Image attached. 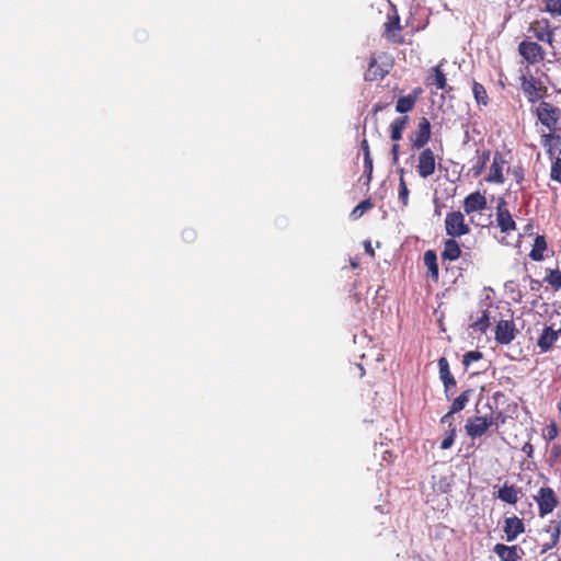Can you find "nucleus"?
<instances>
[{
    "mask_svg": "<svg viewBox=\"0 0 561 561\" xmlns=\"http://www.w3.org/2000/svg\"><path fill=\"white\" fill-rule=\"evenodd\" d=\"M537 119L549 131H561V108L557 105L541 101L535 111Z\"/></svg>",
    "mask_w": 561,
    "mask_h": 561,
    "instance_id": "nucleus-1",
    "label": "nucleus"
},
{
    "mask_svg": "<svg viewBox=\"0 0 561 561\" xmlns=\"http://www.w3.org/2000/svg\"><path fill=\"white\" fill-rule=\"evenodd\" d=\"M528 33L530 34V37H535L539 42L549 44L553 49V53L556 51L559 42L554 41V32L548 19L533 21L529 24Z\"/></svg>",
    "mask_w": 561,
    "mask_h": 561,
    "instance_id": "nucleus-2",
    "label": "nucleus"
},
{
    "mask_svg": "<svg viewBox=\"0 0 561 561\" xmlns=\"http://www.w3.org/2000/svg\"><path fill=\"white\" fill-rule=\"evenodd\" d=\"M534 500L537 503L540 517L551 514L560 504L557 493L550 486L540 488L534 496Z\"/></svg>",
    "mask_w": 561,
    "mask_h": 561,
    "instance_id": "nucleus-3",
    "label": "nucleus"
},
{
    "mask_svg": "<svg viewBox=\"0 0 561 561\" xmlns=\"http://www.w3.org/2000/svg\"><path fill=\"white\" fill-rule=\"evenodd\" d=\"M522 90L529 103H536L540 101L548 92L547 87L543 82L535 78L533 75L522 76Z\"/></svg>",
    "mask_w": 561,
    "mask_h": 561,
    "instance_id": "nucleus-4",
    "label": "nucleus"
},
{
    "mask_svg": "<svg viewBox=\"0 0 561 561\" xmlns=\"http://www.w3.org/2000/svg\"><path fill=\"white\" fill-rule=\"evenodd\" d=\"M446 234L450 238H459L470 232V227L466 222L465 215L459 211H450L445 217Z\"/></svg>",
    "mask_w": 561,
    "mask_h": 561,
    "instance_id": "nucleus-5",
    "label": "nucleus"
},
{
    "mask_svg": "<svg viewBox=\"0 0 561 561\" xmlns=\"http://www.w3.org/2000/svg\"><path fill=\"white\" fill-rule=\"evenodd\" d=\"M541 534L546 536L540 545V553L543 554L557 547L560 541L561 518L549 520V523L542 527Z\"/></svg>",
    "mask_w": 561,
    "mask_h": 561,
    "instance_id": "nucleus-6",
    "label": "nucleus"
},
{
    "mask_svg": "<svg viewBox=\"0 0 561 561\" xmlns=\"http://www.w3.org/2000/svg\"><path fill=\"white\" fill-rule=\"evenodd\" d=\"M432 137V126L431 122L427 117H421L419 119L416 129L413 130L410 136L409 140L411 144L412 149H423L427 145V142L431 140Z\"/></svg>",
    "mask_w": 561,
    "mask_h": 561,
    "instance_id": "nucleus-7",
    "label": "nucleus"
},
{
    "mask_svg": "<svg viewBox=\"0 0 561 561\" xmlns=\"http://www.w3.org/2000/svg\"><path fill=\"white\" fill-rule=\"evenodd\" d=\"M382 35L391 44L402 45L404 43L400 16L396 9L392 15L388 14L387 22L383 24Z\"/></svg>",
    "mask_w": 561,
    "mask_h": 561,
    "instance_id": "nucleus-8",
    "label": "nucleus"
},
{
    "mask_svg": "<svg viewBox=\"0 0 561 561\" xmlns=\"http://www.w3.org/2000/svg\"><path fill=\"white\" fill-rule=\"evenodd\" d=\"M518 53L530 65L539 64L545 59L543 48L530 39L522 41L518 44Z\"/></svg>",
    "mask_w": 561,
    "mask_h": 561,
    "instance_id": "nucleus-9",
    "label": "nucleus"
},
{
    "mask_svg": "<svg viewBox=\"0 0 561 561\" xmlns=\"http://www.w3.org/2000/svg\"><path fill=\"white\" fill-rule=\"evenodd\" d=\"M435 170L436 159L434 151L431 148H423L417 157V174L423 179H427L435 173Z\"/></svg>",
    "mask_w": 561,
    "mask_h": 561,
    "instance_id": "nucleus-10",
    "label": "nucleus"
},
{
    "mask_svg": "<svg viewBox=\"0 0 561 561\" xmlns=\"http://www.w3.org/2000/svg\"><path fill=\"white\" fill-rule=\"evenodd\" d=\"M496 224L501 232L510 234L516 230V222L512 217L507 204L503 198H500L496 205Z\"/></svg>",
    "mask_w": 561,
    "mask_h": 561,
    "instance_id": "nucleus-11",
    "label": "nucleus"
},
{
    "mask_svg": "<svg viewBox=\"0 0 561 561\" xmlns=\"http://www.w3.org/2000/svg\"><path fill=\"white\" fill-rule=\"evenodd\" d=\"M506 164L507 160L505 159L504 154L500 151H496L493 156L490 172L485 180L490 183L503 184L505 181L503 171Z\"/></svg>",
    "mask_w": 561,
    "mask_h": 561,
    "instance_id": "nucleus-12",
    "label": "nucleus"
},
{
    "mask_svg": "<svg viewBox=\"0 0 561 561\" xmlns=\"http://www.w3.org/2000/svg\"><path fill=\"white\" fill-rule=\"evenodd\" d=\"M517 329L513 320H500L495 328V341L499 344H510L516 336Z\"/></svg>",
    "mask_w": 561,
    "mask_h": 561,
    "instance_id": "nucleus-13",
    "label": "nucleus"
},
{
    "mask_svg": "<svg viewBox=\"0 0 561 561\" xmlns=\"http://www.w3.org/2000/svg\"><path fill=\"white\" fill-rule=\"evenodd\" d=\"M522 494V489L519 486L505 481L504 484L499 488L495 497L506 504L516 505Z\"/></svg>",
    "mask_w": 561,
    "mask_h": 561,
    "instance_id": "nucleus-14",
    "label": "nucleus"
},
{
    "mask_svg": "<svg viewBox=\"0 0 561 561\" xmlns=\"http://www.w3.org/2000/svg\"><path fill=\"white\" fill-rule=\"evenodd\" d=\"M390 67V64H379L376 57H371L364 78L366 81L381 80L389 73Z\"/></svg>",
    "mask_w": 561,
    "mask_h": 561,
    "instance_id": "nucleus-15",
    "label": "nucleus"
},
{
    "mask_svg": "<svg viewBox=\"0 0 561 561\" xmlns=\"http://www.w3.org/2000/svg\"><path fill=\"white\" fill-rule=\"evenodd\" d=\"M559 336H561V332H559V330L546 325L537 340V346L539 347L540 353L549 352L558 341Z\"/></svg>",
    "mask_w": 561,
    "mask_h": 561,
    "instance_id": "nucleus-16",
    "label": "nucleus"
},
{
    "mask_svg": "<svg viewBox=\"0 0 561 561\" xmlns=\"http://www.w3.org/2000/svg\"><path fill=\"white\" fill-rule=\"evenodd\" d=\"M490 426L492 422H489L488 416H476L467 421L465 428L468 436L476 438L482 436Z\"/></svg>",
    "mask_w": 561,
    "mask_h": 561,
    "instance_id": "nucleus-17",
    "label": "nucleus"
},
{
    "mask_svg": "<svg viewBox=\"0 0 561 561\" xmlns=\"http://www.w3.org/2000/svg\"><path fill=\"white\" fill-rule=\"evenodd\" d=\"M486 197L479 191L470 193L463 199V211L470 215L476 211H482L486 208Z\"/></svg>",
    "mask_w": 561,
    "mask_h": 561,
    "instance_id": "nucleus-18",
    "label": "nucleus"
},
{
    "mask_svg": "<svg viewBox=\"0 0 561 561\" xmlns=\"http://www.w3.org/2000/svg\"><path fill=\"white\" fill-rule=\"evenodd\" d=\"M503 531L508 542L514 541L520 534L525 531L523 519L517 516L507 517L504 520Z\"/></svg>",
    "mask_w": 561,
    "mask_h": 561,
    "instance_id": "nucleus-19",
    "label": "nucleus"
},
{
    "mask_svg": "<svg viewBox=\"0 0 561 561\" xmlns=\"http://www.w3.org/2000/svg\"><path fill=\"white\" fill-rule=\"evenodd\" d=\"M438 368L440 380L444 383L446 397L449 399L453 394L451 389L456 387V379L450 373L449 364L446 357H440L438 359Z\"/></svg>",
    "mask_w": 561,
    "mask_h": 561,
    "instance_id": "nucleus-20",
    "label": "nucleus"
},
{
    "mask_svg": "<svg viewBox=\"0 0 561 561\" xmlns=\"http://www.w3.org/2000/svg\"><path fill=\"white\" fill-rule=\"evenodd\" d=\"M490 157L491 151L489 149H477L476 156L471 160L472 167L470 168V173L473 178L477 179L483 173L488 162L490 161Z\"/></svg>",
    "mask_w": 561,
    "mask_h": 561,
    "instance_id": "nucleus-21",
    "label": "nucleus"
},
{
    "mask_svg": "<svg viewBox=\"0 0 561 561\" xmlns=\"http://www.w3.org/2000/svg\"><path fill=\"white\" fill-rule=\"evenodd\" d=\"M442 67L443 62H439L431 68L425 81L427 87H435L437 90L447 89V78Z\"/></svg>",
    "mask_w": 561,
    "mask_h": 561,
    "instance_id": "nucleus-22",
    "label": "nucleus"
},
{
    "mask_svg": "<svg viewBox=\"0 0 561 561\" xmlns=\"http://www.w3.org/2000/svg\"><path fill=\"white\" fill-rule=\"evenodd\" d=\"M462 256V249L456 238H448L444 241V249L440 257L444 262H454Z\"/></svg>",
    "mask_w": 561,
    "mask_h": 561,
    "instance_id": "nucleus-23",
    "label": "nucleus"
},
{
    "mask_svg": "<svg viewBox=\"0 0 561 561\" xmlns=\"http://www.w3.org/2000/svg\"><path fill=\"white\" fill-rule=\"evenodd\" d=\"M494 553L501 561H518L520 560L522 549L518 546H506L504 543H496L493 549Z\"/></svg>",
    "mask_w": 561,
    "mask_h": 561,
    "instance_id": "nucleus-24",
    "label": "nucleus"
},
{
    "mask_svg": "<svg viewBox=\"0 0 561 561\" xmlns=\"http://www.w3.org/2000/svg\"><path fill=\"white\" fill-rule=\"evenodd\" d=\"M421 93H422V89L417 88V89H414L412 93L399 98L397 101V104H396V111L400 114H407V113L411 112L414 108L415 103Z\"/></svg>",
    "mask_w": 561,
    "mask_h": 561,
    "instance_id": "nucleus-25",
    "label": "nucleus"
},
{
    "mask_svg": "<svg viewBox=\"0 0 561 561\" xmlns=\"http://www.w3.org/2000/svg\"><path fill=\"white\" fill-rule=\"evenodd\" d=\"M423 260L425 266L427 267L428 277L436 283L439 278V268L436 252L434 250L425 251Z\"/></svg>",
    "mask_w": 561,
    "mask_h": 561,
    "instance_id": "nucleus-26",
    "label": "nucleus"
},
{
    "mask_svg": "<svg viewBox=\"0 0 561 561\" xmlns=\"http://www.w3.org/2000/svg\"><path fill=\"white\" fill-rule=\"evenodd\" d=\"M408 123H409V116H407V115L396 117L391 122V124L389 126V130H390V138L392 141L398 144V141H400L402 139L403 131H404Z\"/></svg>",
    "mask_w": 561,
    "mask_h": 561,
    "instance_id": "nucleus-27",
    "label": "nucleus"
},
{
    "mask_svg": "<svg viewBox=\"0 0 561 561\" xmlns=\"http://www.w3.org/2000/svg\"><path fill=\"white\" fill-rule=\"evenodd\" d=\"M557 131H549L541 136V145L546 148V151L550 158L554 156V149L561 145V137L556 134Z\"/></svg>",
    "mask_w": 561,
    "mask_h": 561,
    "instance_id": "nucleus-28",
    "label": "nucleus"
},
{
    "mask_svg": "<svg viewBox=\"0 0 561 561\" xmlns=\"http://www.w3.org/2000/svg\"><path fill=\"white\" fill-rule=\"evenodd\" d=\"M547 250V241L543 236L535 238L533 249L529 252V257L533 261L539 262L543 260V252Z\"/></svg>",
    "mask_w": 561,
    "mask_h": 561,
    "instance_id": "nucleus-29",
    "label": "nucleus"
},
{
    "mask_svg": "<svg viewBox=\"0 0 561 561\" xmlns=\"http://www.w3.org/2000/svg\"><path fill=\"white\" fill-rule=\"evenodd\" d=\"M543 282L548 284L554 291L561 289V271L559 267L546 268V276Z\"/></svg>",
    "mask_w": 561,
    "mask_h": 561,
    "instance_id": "nucleus-30",
    "label": "nucleus"
},
{
    "mask_svg": "<svg viewBox=\"0 0 561 561\" xmlns=\"http://www.w3.org/2000/svg\"><path fill=\"white\" fill-rule=\"evenodd\" d=\"M472 93L478 105L486 106L489 104L490 99L483 84L473 81Z\"/></svg>",
    "mask_w": 561,
    "mask_h": 561,
    "instance_id": "nucleus-31",
    "label": "nucleus"
},
{
    "mask_svg": "<svg viewBox=\"0 0 561 561\" xmlns=\"http://www.w3.org/2000/svg\"><path fill=\"white\" fill-rule=\"evenodd\" d=\"M473 390L472 389H468V390H465L462 391L451 403V413H458L460 411H462L469 400H470V396L472 394Z\"/></svg>",
    "mask_w": 561,
    "mask_h": 561,
    "instance_id": "nucleus-32",
    "label": "nucleus"
},
{
    "mask_svg": "<svg viewBox=\"0 0 561 561\" xmlns=\"http://www.w3.org/2000/svg\"><path fill=\"white\" fill-rule=\"evenodd\" d=\"M400 178H399V201L403 206H408L409 204V188L404 179V169L400 168L398 170Z\"/></svg>",
    "mask_w": 561,
    "mask_h": 561,
    "instance_id": "nucleus-33",
    "label": "nucleus"
},
{
    "mask_svg": "<svg viewBox=\"0 0 561 561\" xmlns=\"http://www.w3.org/2000/svg\"><path fill=\"white\" fill-rule=\"evenodd\" d=\"M489 327H490L489 311L484 310L482 312V316L480 318H478L477 321H474V323L472 324V328L477 331L484 333L489 329Z\"/></svg>",
    "mask_w": 561,
    "mask_h": 561,
    "instance_id": "nucleus-34",
    "label": "nucleus"
},
{
    "mask_svg": "<svg viewBox=\"0 0 561 561\" xmlns=\"http://www.w3.org/2000/svg\"><path fill=\"white\" fill-rule=\"evenodd\" d=\"M374 207V204L370 199H364L352 211V217L354 219H358L362 217L367 210L371 209Z\"/></svg>",
    "mask_w": 561,
    "mask_h": 561,
    "instance_id": "nucleus-35",
    "label": "nucleus"
},
{
    "mask_svg": "<svg viewBox=\"0 0 561 561\" xmlns=\"http://www.w3.org/2000/svg\"><path fill=\"white\" fill-rule=\"evenodd\" d=\"M559 435V427L556 422L548 424L542 431V437L546 442H552Z\"/></svg>",
    "mask_w": 561,
    "mask_h": 561,
    "instance_id": "nucleus-36",
    "label": "nucleus"
},
{
    "mask_svg": "<svg viewBox=\"0 0 561 561\" xmlns=\"http://www.w3.org/2000/svg\"><path fill=\"white\" fill-rule=\"evenodd\" d=\"M545 11L552 15H561V0H543Z\"/></svg>",
    "mask_w": 561,
    "mask_h": 561,
    "instance_id": "nucleus-37",
    "label": "nucleus"
},
{
    "mask_svg": "<svg viewBox=\"0 0 561 561\" xmlns=\"http://www.w3.org/2000/svg\"><path fill=\"white\" fill-rule=\"evenodd\" d=\"M456 433H457L456 426L449 424L448 434L440 443L442 449H449L454 445Z\"/></svg>",
    "mask_w": 561,
    "mask_h": 561,
    "instance_id": "nucleus-38",
    "label": "nucleus"
},
{
    "mask_svg": "<svg viewBox=\"0 0 561 561\" xmlns=\"http://www.w3.org/2000/svg\"><path fill=\"white\" fill-rule=\"evenodd\" d=\"M550 178L553 181L561 183V157H557L551 164Z\"/></svg>",
    "mask_w": 561,
    "mask_h": 561,
    "instance_id": "nucleus-39",
    "label": "nucleus"
},
{
    "mask_svg": "<svg viewBox=\"0 0 561 561\" xmlns=\"http://www.w3.org/2000/svg\"><path fill=\"white\" fill-rule=\"evenodd\" d=\"M507 172L512 175L513 180L517 184H522L523 181L525 180V171H524L523 165H520V164L515 165L512 169H507Z\"/></svg>",
    "mask_w": 561,
    "mask_h": 561,
    "instance_id": "nucleus-40",
    "label": "nucleus"
},
{
    "mask_svg": "<svg viewBox=\"0 0 561 561\" xmlns=\"http://www.w3.org/2000/svg\"><path fill=\"white\" fill-rule=\"evenodd\" d=\"M483 354L479 351H470V352H467L463 357H462V364L463 366L468 367L470 366L473 362H478L482 358Z\"/></svg>",
    "mask_w": 561,
    "mask_h": 561,
    "instance_id": "nucleus-41",
    "label": "nucleus"
},
{
    "mask_svg": "<svg viewBox=\"0 0 561 561\" xmlns=\"http://www.w3.org/2000/svg\"><path fill=\"white\" fill-rule=\"evenodd\" d=\"M373 159L370 154H366V159H364V173L367 178V182H370L373 175Z\"/></svg>",
    "mask_w": 561,
    "mask_h": 561,
    "instance_id": "nucleus-42",
    "label": "nucleus"
},
{
    "mask_svg": "<svg viewBox=\"0 0 561 561\" xmlns=\"http://www.w3.org/2000/svg\"><path fill=\"white\" fill-rule=\"evenodd\" d=\"M461 260V263L466 266H469L473 264L476 254L471 251H462V256L459 257Z\"/></svg>",
    "mask_w": 561,
    "mask_h": 561,
    "instance_id": "nucleus-43",
    "label": "nucleus"
},
{
    "mask_svg": "<svg viewBox=\"0 0 561 561\" xmlns=\"http://www.w3.org/2000/svg\"><path fill=\"white\" fill-rule=\"evenodd\" d=\"M488 419H489V422H492V425H496V426L504 424L506 421V416L502 412H497Z\"/></svg>",
    "mask_w": 561,
    "mask_h": 561,
    "instance_id": "nucleus-44",
    "label": "nucleus"
},
{
    "mask_svg": "<svg viewBox=\"0 0 561 561\" xmlns=\"http://www.w3.org/2000/svg\"><path fill=\"white\" fill-rule=\"evenodd\" d=\"M534 446L529 442L525 443L522 447V451L527 456V458L534 457Z\"/></svg>",
    "mask_w": 561,
    "mask_h": 561,
    "instance_id": "nucleus-45",
    "label": "nucleus"
},
{
    "mask_svg": "<svg viewBox=\"0 0 561 561\" xmlns=\"http://www.w3.org/2000/svg\"><path fill=\"white\" fill-rule=\"evenodd\" d=\"M399 150H400V145L394 142L391 147V156H392L393 163H397L399 160Z\"/></svg>",
    "mask_w": 561,
    "mask_h": 561,
    "instance_id": "nucleus-46",
    "label": "nucleus"
},
{
    "mask_svg": "<svg viewBox=\"0 0 561 561\" xmlns=\"http://www.w3.org/2000/svg\"><path fill=\"white\" fill-rule=\"evenodd\" d=\"M360 148H362L363 153H364V159H366V154H370L369 144H368V140L366 138H364L362 140Z\"/></svg>",
    "mask_w": 561,
    "mask_h": 561,
    "instance_id": "nucleus-47",
    "label": "nucleus"
},
{
    "mask_svg": "<svg viewBox=\"0 0 561 561\" xmlns=\"http://www.w3.org/2000/svg\"><path fill=\"white\" fill-rule=\"evenodd\" d=\"M183 237H184V239H185L187 242H190V241L195 240V238H196V233H195V231H194V230H192V229H187V230H185V231H184Z\"/></svg>",
    "mask_w": 561,
    "mask_h": 561,
    "instance_id": "nucleus-48",
    "label": "nucleus"
},
{
    "mask_svg": "<svg viewBox=\"0 0 561 561\" xmlns=\"http://www.w3.org/2000/svg\"><path fill=\"white\" fill-rule=\"evenodd\" d=\"M454 414H455V413H451V409H450V410H449L445 415H443V417H442L440 422H442V423H444V424H445V423H448V425H449V424H451V425H453V415H454Z\"/></svg>",
    "mask_w": 561,
    "mask_h": 561,
    "instance_id": "nucleus-49",
    "label": "nucleus"
},
{
    "mask_svg": "<svg viewBox=\"0 0 561 561\" xmlns=\"http://www.w3.org/2000/svg\"><path fill=\"white\" fill-rule=\"evenodd\" d=\"M364 247H365V251L367 254H369L371 257H375V251L371 247V243L370 241H365L364 242Z\"/></svg>",
    "mask_w": 561,
    "mask_h": 561,
    "instance_id": "nucleus-50",
    "label": "nucleus"
},
{
    "mask_svg": "<svg viewBox=\"0 0 561 561\" xmlns=\"http://www.w3.org/2000/svg\"><path fill=\"white\" fill-rule=\"evenodd\" d=\"M541 287V283L538 279L530 278V289L538 290Z\"/></svg>",
    "mask_w": 561,
    "mask_h": 561,
    "instance_id": "nucleus-51",
    "label": "nucleus"
},
{
    "mask_svg": "<svg viewBox=\"0 0 561 561\" xmlns=\"http://www.w3.org/2000/svg\"><path fill=\"white\" fill-rule=\"evenodd\" d=\"M387 105L382 104V103H376L373 107V112L375 114H377L378 112H381L386 108Z\"/></svg>",
    "mask_w": 561,
    "mask_h": 561,
    "instance_id": "nucleus-52",
    "label": "nucleus"
},
{
    "mask_svg": "<svg viewBox=\"0 0 561 561\" xmlns=\"http://www.w3.org/2000/svg\"><path fill=\"white\" fill-rule=\"evenodd\" d=\"M554 55L556 56H558V55L561 56V45H560V43L558 44V47H557V49L554 51Z\"/></svg>",
    "mask_w": 561,
    "mask_h": 561,
    "instance_id": "nucleus-53",
    "label": "nucleus"
},
{
    "mask_svg": "<svg viewBox=\"0 0 561 561\" xmlns=\"http://www.w3.org/2000/svg\"><path fill=\"white\" fill-rule=\"evenodd\" d=\"M560 451H561L560 447L553 448V454L556 457H558L560 455Z\"/></svg>",
    "mask_w": 561,
    "mask_h": 561,
    "instance_id": "nucleus-54",
    "label": "nucleus"
},
{
    "mask_svg": "<svg viewBox=\"0 0 561 561\" xmlns=\"http://www.w3.org/2000/svg\"><path fill=\"white\" fill-rule=\"evenodd\" d=\"M351 266H352L353 268H357V267H358V263H357V262H355V261H353V260H351Z\"/></svg>",
    "mask_w": 561,
    "mask_h": 561,
    "instance_id": "nucleus-55",
    "label": "nucleus"
}]
</instances>
